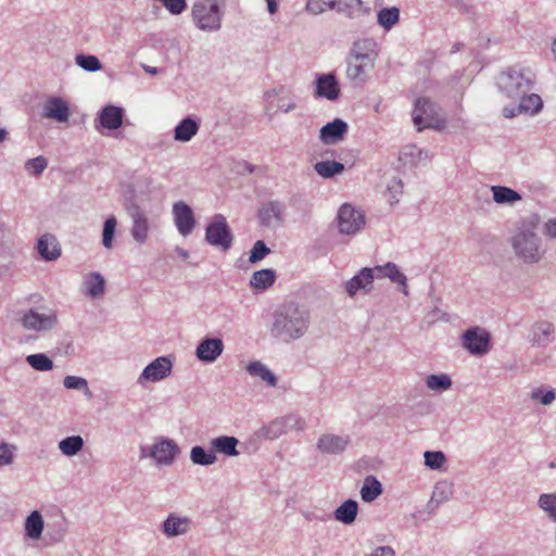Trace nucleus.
I'll return each mask as SVG.
<instances>
[{"label":"nucleus","mask_w":556,"mask_h":556,"mask_svg":"<svg viewBox=\"0 0 556 556\" xmlns=\"http://www.w3.org/2000/svg\"><path fill=\"white\" fill-rule=\"evenodd\" d=\"M283 205L278 201L264 203L258 210L261 223L267 227L279 225L282 219Z\"/></svg>","instance_id":"nucleus-19"},{"label":"nucleus","mask_w":556,"mask_h":556,"mask_svg":"<svg viewBox=\"0 0 556 556\" xmlns=\"http://www.w3.org/2000/svg\"><path fill=\"white\" fill-rule=\"evenodd\" d=\"M192 18L195 25L207 31L220 27L222 13L216 0H199L192 7Z\"/></svg>","instance_id":"nucleus-3"},{"label":"nucleus","mask_w":556,"mask_h":556,"mask_svg":"<svg viewBox=\"0 0 556 556\" xmlns=\"http://www.w3.org/2000/svg\"><path fill=\"white\" fill-rule=\"evenodd\" d=\"M306 518H307L308 520H314V519H315V520H324V519H325L324 517H316V516H314V517H313V515H309V514H308V515H306Z\"/></svg>","instance_id":"nucleus-62"},{"label":"nucleus","mask_w":556,"mask_h":556,"mask_svg":"<svg viewBox=\"0 0 556 556\" xmlns=\"http://www.w3.org/2000/svg\"><path fill=\"white\" fill-rule=\"evenodd\" d=\"M350 443L349 435H337V434H323L316 444L318 451L324 454H341L345 451Z\"/></svg>","instance_id":"nucleus-15"},{"label":"nucleus","mask_w":556,"mask_h":556,"mask_svg":"<svg viewBox=\"0 0 556 556\" xmlns=\"http://www.w3.org/2000/svg\"><path fill=\"white\" fill-rule=\"evenodd\" d=\"M276 281V273L266 268L253 273L250 279V287L255 290H266Z\"/></svg>","instance_id":"nucleus-28"},{"label":"nucleus","mask_w":556,"mask_h":556,"mask_svg":"<svg viewBox=\"0 0 556 556\" xmlns=\"http://www.w3.org/2000/svg\"><path fill=\"white\" fill-rule=\"evenodd\" d=\"M338 219L340 231L346 235L357 232L365 224L363 213L349 204L341 206Z\"/></svg>","instance_id":"nucleus-9"},{"label":"nucleus","mask_w":556,"mask_h":556,"mask_svg":"<svg viewBox=\"0 0 556 556\" xmlns=\"http://www.w3.org/2000/svg\"><path fill=\"white\" fill-rule=\"evenodd\" d=\"M180 450L177 443L168 438L160 437L155 439L151 446L149 456L155 459L159 466H170L174 464Z\"/></svg>","instance_id":"nucleus-6"},{"label":"nucleus","mask_w":556,"mask_h":556,"mask_svg":"<svg viewBox=\"0 0 556 556\" xmlns=\"http://www.w3.org/2000/svg\"><path fill=\"white\" fill-rule=\"evenodd\" d=\"M16 446L5 442L0 443V467L11 465L14 460Z\"/></svg>","instance_id":"nucleus-51"},{"label":"nucleus","mask_w":556,"mask_h":556,"mask_svg":"<svg viewBox=\"0 0 556 556\" xmlns=\"http://www.w3.org/2000/svg\"><path fill=\"white\" fill-rule=\"evenodd\" d=\"M116 225H117V222L114 216L108 217L106 220L104 222L103 233H102V244L106 249L112 248L113 237L115 233Z\"/></svg>","instance_id":"nucleus-45"},{"label":"nucleus","mask_w":556,"mask_h":556,"mask_svg":"<svg viewBox=\"0 0 556 556\" xmlns=\"http://www.w3.org/2000/svg\"><path fill=\"white\" fill-rule=\"evenodd\" d=\"M175 225L182 236L189 235L195 225L193 212L185 202H177L173 206Z\"/></svg>","instance_id":"nucleus-12"},{"label":"nucleus","mask_w":556,"mask_h":556,"mask_svg":"<svg viewBox=\"0 0 556 556\" xmlns=\"http://www.w3.org/2000/svg\"><path fill=\"white\" fill-rule=\"evenodd\" d=\"M21 323L26 329L41 331L52 328L56 323V316L53 312L39 314L30 309L24 314Z\"/></svg>","instance_id":"nucleus-13"},{"label":"nucleus","mask_w":556,"mask_h":556,"mask_svg":"<svg viewBox=\"0 0 556 556\" xmlns=\"http://www.w3.org/2000/svg\"><path fill=\"white\" fill-rule=\"evenodd\" d=\"M43 116L60 123H65L70 117V108L62 98H50L43 108Z\"/></svg>","instance_id":"nucleus-17"},{"label":"nucleus","mask_w":556,"mask_h":556,"mask_svg":"<svg viewBox=\"0 0 556 556\" xmlns=\"http://www.w3.org/2000/svg\"><path fill=\"white\" fill-rule=\"evenodd\" d=\"M198 123L194 119L187 117L176 126L174 138L177 141L187 142L198 132Z\"/></svg>","instance_id":"nucleus-32"},{"label":"nucleus","mask_w":556,"mask_h":556,"mask_svg":"<svg viewBox=\"0 0 556 556\" xmlns=\"http://www.w3.org/2000/svg\"><path fill=\"white\" fill-rule=\"evenodd\" d=\"M287 430L286 419H271L268 424L263 425L256 430L249 440V445L253 446V451L258 450L260 444L264 440H275Z\"/></svg>","instance_id":"nucleus-8"},{"label":"nucleus","mask_w":556,"mask_h":556,"mask_svg":"<svg viewBox=\"0 0 556 556\" xmlns=\"http://www.w3.org/2000/svg\"><path fill=\"white\" fill-rule=\"evenodd\" d=\"M134 225L131 229L132 238L139 242L144 243L148 239L149 222L143 213L136 211L132 214Z\"/></svg>","instance_id":"nucleus-30"},{"label":"nucleus","mask_w":556,"mask_h":556,"mask_svg":"<svg viewBox=\"0 0 556 556\" xmlns=\"http://www.w3.org/2000/svg\"><path fill=\"white\" fill-rule=\"evenodd\" d=\"M531 399L543 405H547L554 401L555 393L553 390L543 391L542 389H536L531 393Z\"/></svg>","instance_id":"nucleus-54"},{"label":"nucleus","mask_w":556,"mask_h":556,"mask_svg":"<svg viewBox=\"0 0 556 556\" xmlns=\"http://www.w3.org/2000/svg\"><path fill=\"white\" fill-rule=\"evenodd\" d=\"M375 279V274L371 268H363L356 276L346 282V292L353 296L358 290L366 289Z\"/></svg>","instance_id":"nucleus-25"},{"label":"nucleus","mask_w":556,"mask_h":556,"mask_svg":"<svg viewBox=\"0 0 556 556\" xmlns=\"http://www.w3.org/2000/svg\"><path fill=\"white\" fill-rule=\"evenodd\" d=\"M427 387L432 391H445L452 386L448 375H430L426 378Z\"/></svg>","instance_id":"nucleus-43"},{"label":"nucleus","mask_w":556,"mask_h":556,"mask_svg":"<svg viewBox=\"0 0 556 556\" xmlns=\"http://www.w3.org/2000/svg\"><path fill=\"white\" fill-rule=\"evenodd\" d=\"M315 170L325 178L334 176L344 170V165L337 161H323L315 164Z\"/></svg>","instance_id":"nucleus-40"},{"label":"nucleus","mask_w":556,"mask_h":556,"mask_svg":"<svg viewBox=\"0 0 556 556\" xmlns=\"http://www.w3.org/2000/svg\"><path fill=\"white\" fill-rule=\"evenodd\" d=\"M223 352V342L219 339H205L197 348V356L204 362L215 361Z\"/></svg>","instance_id":"nucleus-21"},{"label":"nucleus","mask_w":556,"mask_h":556,"mask_svg":"<svg viewBox=\"0 0 556 556\" xmlns=\"http://www.w3.org/2000/svg\"><path fill=\"white\" fill-rule=\"evenodd\" d=\"M100 123L106 129H117L123 123V110L114 105L105 106L100 114Z\"/></svg>","instance_id":"nucleus-27"},{"label":"nucleus","mask_w":556,"mask_h":556,"mask_svg":"<svg viewBox=\"0 0 556 556\" xmlns=\"http://www.w3.org/2000/svg\"><path fill=\"white\" fill-rule=\"evenodd\" d=\"M357 514V501L349 498L336 508L333 518L343 525H352L356 520Z\"/></svg>","instance_id":"nucleus-24"},{"label":"nucleus","mask_w":556,"mask_h":556,"mask_svg":"<svg viewBox=\"0 0 556 556\" xmlns=\"http://www.w3.org/2000/svg\"><path fill=\"white\" fill-rule=\"evenodd\" d=\"M554 332V327L549 323H540L535 325L533 336L534 340L540 343H546L549 341L551 334Z\"/></svg>","instance_id":"nucleus-48"},{"label":"nucleus","mask_w":556,"mask_h":556,"mask_svg":"<svg viewBox=\"0 0 556 556\" xmlns=\"http://www.w3.org/2000/svg\"><path fill=\"white\" fill-rule=\"evenodd\" d=\"M424 457L425 465L434 470L440 469L446 460L444 453L441 451H426Z\"/></svg>","instance_id":"nucleus-46"},{"label":"nucleus","mask_w":556,"mask_h":556,"mask_svg":"<svg viewBox=\"0 0 556 556\" xmlns=\"http://www.w3.org/2000/svg\"><path fill=\"white\" fill-rule=\"evenodd\" d=\"M104 278L99 273H90L85 278L87 294L91 298L101 296L104 293Z\"/></svg>","instance_id":"nucleus-36"},{"label":"nucleus","mask_w":556,"mask_h":556,"mask_svg":"<svg viewBox=\"0 0 556 556\" xmlns=\"http://www.w3.org/2000/svg\"><path fill=\"white\" fill-rule=\"evenodd\" d=\"M491 190L493 200L498 204L513 203L521 199L518 192L508 187L493 186Z\"/></svg>","instance_id":"nucleus-38"},{"label":"nucleus","mask_w":556,"mask_h":556,"mask_svg":"<svg viewBox=\"0 0 556 556\" xmlns=\"http://www.w3.org/2000/svg\"><path fill=\"white\" fill-rule=\"evenodd\" d=\"M348 72L353 77H358L365 74V70L362 63L350 64Z\"/></svg>","instance_id":"nucleus-56"},{"label":"nucleus","mask_w":556,"mask_h":556,"mask_svg":"<svg viewBox=\"0 0 556 556\" xmlns=\"http://www.w3.org/2000/svg\"><path fill=\"white\" fill-rule=\"evenodd\" d=\"M294 427H295L298 430H302V429H303V427H304V422H302L300 419H295Z\"/></svg>","instance_id":"nucleus-59"},{"label":"nucleus","mask_w":556,"mask_h":556,"mask_svg":"<svg viewBox=\"0 0 556 556\" xmlns=\"http://www.w3.org/2000/svg\"><path fill=\"white\" fill-rule=\"evenodd\" d=\"M63 535H64V530H63V529H61V530L58 532V535L54 538V540H55V541H60V540H62Z\"/></svg>","instance_id":"nucleus-61"},{"label":"nucleus","mask_w":556,"mask_h":556,"mask_svg":"<svg viewBox=\"0 0 556 556\" xmlns=\"http://www.w3.org/2000/svg\"><path fill=\"white\" fill-rule=\"evenodd\" d=\"M27 363L38 371H48L53 368V362L45 354H31L26 357Z\"/></svg>","instance_id":"nucleus-44"},{"label":"nucleus","mask_w":556,"mask_h":556,"mask_svg":"<svg viewBox=\"0 0 556 556\" xmlns=\"http://www.w3.org/2000/svg\"><path fill=\"white\" fill-rule=\"evenodd\" d=\"M307 328V313L293 302L285 303L276 313L271 332L283 340L301 337Z\"/></svg>","instance_id":"nucleus-1"},{"label":"nucleus","mask_w":556,"mask_h":556,"mask_svg":"<svg viewBox=\"0 0 556 556\" xmlns=\"http://www.w3.org/2000/svg\"><path fill=\"white\" fill-rule=\"evenodd\" d=\"M552 51H553L554 55L556 56V39L553 42Z\"/></svg>","instance_id":"nucleus-64"},{"label":"nucleus","mask_w":556,"mask_h":556,"mask_svg":"<svg viewBox=\"0 0 556 556\" xmlns=\"http://www.w3.org/2000/svg\"><path fill=\"white\" fill-rule=\"evenodd\" d=\"M316 91L319 97L336 100L339 97V86L333 75H323L317 79Z\"/></svg>","instance_id":"nucleus-26"},{"label":"nucleus","mask_w":556,"mask_h":556,"mask_svg":"<svg viewBox=\"0 0 556 556\" xmlns=\"http://www.w3.org/2000/svg\"><path fill=\"white\" fill-rule=\"evenodd\" d=\"M463 345L472 354H485L490 349V336L480 328L468 329L463 334Z\"/></svg>","instance_id":"nucleus-10"},{"label":"nucleus","mask_w":556,"mask_h":556,"mask_svg":"<svg viewBox=\"0 0 556 556\" xmlns=\"http://www.w3.org/2000/svg\"><path fill=\"white\" fill-rule=\"evenodd\" d=\"M169 358L161 356L149 364L139 377V381H160L166 378L172 371Z\"/></svg>","instance_id":"nucleus-11"},{"label":"nucleus","mask_w":556,"mask_h":556,"mask_svg":"<svg viewBox=\"0 0 556 556\" xmlns=\"http://www.w3.org/2000/svg\"><path fill=\"white\" fill-rule=\"evenodd\" d=\"M190 459L194 465L211 466L217 462V456L212 448L206 450L201 445H194L190 451Z\"/></svg>","instance_id":"nucleus-31"},{"label":"nucleus","mask_w":556,"mask_h":556,"mask_svg":"<svg viewBox=\"0 0 556 556\" xmlns=\"http://www.w3.org/2000/svg\"><path fill=\"white\" fill-rule=\"evenodd\" d=\"M413 122L418 131L426 128L441 130L445 119L439 114L437 106L427 98H418L413 111Z\"/></svg>","instance_id":"nucleus-2"},{"label":"nucleus","mask_w":556,"mask_h":556,"mask_svg":"<svg viewBox=\"0 0 556 556\" xmlns=\"http://www.w3.org/2000/svg\"><path fill=\"white\" fill-rule=\"evenodd\" d=\"M268 11L273 14L277 11V0H266Z\"/></svg>","instance_id":"nucleus-58"},{"label":"nucleus","mask_w":556,"mask_h":556,"mask_svg":"<svg viewBox=\"0 0 556 556\" xmlns=\"http://www.w3.org/2000/svg\"><path fill=\"white\" fill-rule=\"evenodd\" d=\"M400 18V10L395 7L382 9L378 13V23L386 29H390L394 26Z\"/></svg>","instance_id":"nucleus-42"},{"label":"nucleus","mask_w":556,"mask_h":556,"mask_svg":"<svg viewBox=\"0 0 556 556\" xmlns=\"http://www.w3.org/2000/svg\"><path fill=\"white\" fill-rule=\"evenodd\" d=\"M530 71L509 68L498 77V86L508 98H518L529 91L532 79Z\"/></svg>","instance_id":"nucleus-4"},{"label":"nucleus","mask_w":556,"mask_h":556,"mask_svg":"<svg viewBox=\"0 0 556 556\" xmlns=\"http://www.w3.org/2000/svg\"><path fill=\"white\" fill-rule=\"evenodd\" d=\"M504 114H505L506 117L515 116V112L514 111H509L508 109L504 110Z\"/></svg>","instance_id":"nucleus-60"},{"label":"nucleus","mask_w":556,"mask_h":556,"mask_svg":"<svg viewBox=\"0 0 556 556\" xmlns=\"http://www.w3.org/2000/svg\"><path fill=\"white\" fill-rule=\"evenodd\" d=\"M75 61L78 66L88 72H97L101 68V63L94 55L78 54Z\"/></svg>","instance_id":"nucleus-47"},{"label":"nucleus","mask_w":556,"mask_h":556,"mask_svg":"<svg viewBox=\"0 0 556 556\" xmlns=\"http://www.w3.org/2000/svg\"><path fill=\"white\" fill-rule=\"evenodd\" d=\"M339 13H343L349 17H356L367 13L361 0H337L336 7Z\"/></svg>","instance_id":"nucleus-33"},{"label":"nucleus","mask_w":556,"mask_h":556,"mask_svg":"<svg viewBox=\"0 0 556 556\" xmlns=\"http://www.w3.org/2000/svg\"><path fill=\"white\" fill-rule=\"evenodd\" d=\"M453 495V484L447 481L435 483L430 501L427 504L429 511H433L441 504L447 502Z\"/></svg>","instance_id":"nucleus-22"},{"label":"nucleus","mask_w":556,"mask_h":556,"mask_svg":"<svg viewBox=\"0 0 556 556\" xmlns=\"http://www.w3.org/2000/svg\"><path fill=\"white\" fill-rule=\"evenodd\" d=\"M38 253L46 261H54L61 255L60 245L54 236L46 233L38 239Z\"/></svg>","instance_id":"nucleus-20"},{"label":"nucleus","mask_w":556,"mask_h":556,"mask_svg":"<svg viewBox=\"0 0 556 556\" xmlns=\"http://www.w3.org/2000/svg\"><path fill=\"white\" fill-rule=\"evenodd\" d=\"M63 383L66 389L80 390L85 394H90L88 382L85 378L76 376H66L63 380Z\"/></svg>","instance_id":"nucleus-49"},{"label":"nucleus","mask_w":556,"mask_h":556,"mask_svg":"<svg viewBox=\"0 0 556 556\" xmlns=\"http://www.w3.org/2000/svg\"><path fill=\"white\" fill-rule=\"evenodd\" d=\"M545 232L547 236L556 238V219H552L545 225Z\"/></svg>","instance_id":"nucleus-57"},{"label":"nucleus","mask_w":556,"mask_h":556,"mask_svg":"<svg viewBox=\"0 0 556 556\" xmlns=\"http://www.w3.org/2000/svg\"><path fill=\"white\" fill-rule=\"evenodd\" d=\"M47 165L48 162L43 156H37L28 160L25 163V168L31 175L38 176L46 169Z\"/></svg>","instance_id":"nucleus-52"},{"label":"nucleus","mask_w":556,"mask_h":556,"mask_svg":"<svg viewBox=\"0 0 556 556\" xmlns=\"http://www.w3.org/2000/svg\"><path fill=\"white\" fill-rule=\"evenodd\" d=\"M43 530V519L38 510L31 511L25 521L26 535L33 540L40 538Z\"/></svg>","instance_id":"nucleus-34"},{"label":"nucleus","mask_w":556,"mask_h":556,"mask_svg":"<svg viewBox=\"0 0 556 556\" xmlns=\"http://www.w3.org/2000/svg\"><path fill=\"white\" fill-rule=\"evenodd\" d=\"M337 0H308L306 8L314 14L323 13L327 10L334 9Z\"/></svg>","instance_id":"nucleus-50"},{"label":"nucleus","mask_w":556,"mask_h":556,"mask_svg":"<svg viewBox=\"0 0 556 556\" xmlns=\"http://www.w3.org/2000/svg\"><path fill=\"white\" fill-rule=\"evenodd\" d=\"M239 440L232 435H218L210 441V446L214 453L222 454L226 457H236L240 455L238 450Z\"/></svg>","instance_id":"nucleus-18"},{"label":"nucleus","mask_w":556,"mask_h":556,"mask_svg":"<svg viewBox=\"0 0 556 556\" xmlns=\"http://www.w3.org/2000/svg\"><path fill=\"white\" fill-rule=\"evenodd\" d=\"M348 132V124L342 119H334L323 126L319 131V139L325 144H334L343 140Z\"/></svg>","instance_id":"nucleus-16"},{"label":"nucleus","mask_w":556,"mask_h":556,"mask_svg":"<svg viewBox=\"0 0 556 556\" xmlns=\"http://www.w3.org/2000/svg\"><path fill=\"white\" fill-rule=\"evenodd\" d=\"M365 556H395V551L389 545L378 546L372 553Z\"/></svg>","instance_id":"nucleus-55"},{"label":"nucleus","mask_w":556,"mask_h":556,"mask_svg":"<svg viewBox=\"0 0 556 556\" xmlns=\"http://www.w3.org/2000/svg\"><path fill=\"white\" fill-rule=\"evenodd\" d=\"M371 269L374 270L375 278L388 277L391 281L403 286V292L407 294L406 277L394 263L389 262L383 266H375Z\"/></svg>","instance_id":"nucleus-23"},{"label":"nucleus","mask_w":556,"mask_h":556,"mask_svg":"<svg viewBox=\"0 0 556 556\" xmlns=\"http://www.w3.org/2000/svg\"><path fill=\"white\" fill-rule=\"evenodd\" d=\"M516 253L528 262H536L541 257L538 238L532 232H519L514 238Z\"/></svg>","instance_id":"nucleus-7"},{"label":"nucleus","mask_w":556,"mask_h":556,"mask_svg":"<svg viewBox=\"0 0 556 556\" xmlns=\"http://www.w3.org/2000/svg\"><path fill=\"white\" fill-rule=\"evenodd\" d=\"M538 506L556 522V493H543L539 496Z\"/></svg>","instance_id":"nucleus-39"},{"label":"nucleus","mask_w":556,"mask_h":556,"mask_svg":"<svg viewBox=\"0 0 556 556\" xmlns=\"http://www.w3.org/2000/svg\"><path fill=\"white\" fill-rule=\"evenodd\" d=\"M270 253V249L266 247V244L264 243V241L262 240H258L254 243L251 252H250V257H249V261L251 263H256V262H260L262 261L266 255H268Z\"/></svg>","instance_id":"nucleus-53"},{"label":"nucleus","mask_w":556,"mask_h":556,"mask_svg":"<svg viewBox=\"0 0 556 556\" xmlns=\"http://www.w3.org/2000/svg\"><path fill=\"white\" fill-rule=\"evenodd\" d=\"M383 492L382 484L375 476H367L361 489L362 500L366 503L374 502Z\"/></svg>","instance_id":"nucleus-29"},{"label":"nucleus","mask_w":556,"mask_h":556,"mask_svg":"<svg viewBox=\"0 0 556 556\" xmlns=\"http://www.w3.org/2000/svg\"><path fill=\"white\" fill-rule=\"evenodd\" d=\"M520 104L518 106V112H526V113H530V114H535L538 113L541 108H542V99L540 98V96L535 94V93H531V94H527L523 93L521 94L520 97Z\"/></svg>","instance_id":"nucleus-37"},{"label":"nucleus","mask_w":556,"mask_h":556,"mask_svg":"<svg viewBox=\"0 0 556 556\" xmlns=\"http://www.w3.org/2000/svg\"><path fill=\"white\" fill-rule=\"evenodd\" d=\"M191 525L189 517L170 513L162 523V531L167 538H174L188 533Z\"/></svg>","instance_id":"nucleus-14"},{"label":"nucleus","mask_w":556,"mask_h":556,"mask_svg":"<svg viewBox=\"0 0 556 556\" xmlns=\"http://www.w3.org/2000/svg\"><path fill=\"white\" fill-rule=\"evenodd\" d=\"M7 138V131L4 129H0V141H3Z\"/></svg>","instance_id":"nucleus-63"},{"label":"nucleus","mask_w":556,"mask_h":556,"mask_svg":"<svg viewBox=\"0 0 556 556\" xmlns=\"http://www.w3.org/2000/svg\"><path fill=\"white\" fill-rule=\"evenodd\" d=\"M84 447V439L80 435H70L59 442L61 453L67 457L77 455Z\"/></svg>","instance_id":"nucleus-35"},{"label":"nucleus","mask_w":556,"mask_h":556,"mask_svg":"<svg viewBox=\"0 0 556 556\" xmlns=\"http://www.w3.org/2000/svg\"><path fill=\"white\" fill-rule=\"evenodd\" d=\"M205 239L211 245L218 247L224 251L231 247L232 236L223 215L217 214L213 217L206 227Z\"/></svg>","instance_id":"nucleus-5"},{"label":"nucleus","mask_w":556,"mask_h":556,"mask_svg":"<svg viewBox=\"0 0 556 556\" xmlns=\"http://www.w3.org/2000/svg\"><path fill=\"white\" fill-rule=\"evenodd\" d=\"M248 371L252 376H258L262 380L266 381L269 386H276L275 375L266 368L261 362H252L248 365Z\"/></svg>","instance_id":"nucleus-41"}]
</instances>
